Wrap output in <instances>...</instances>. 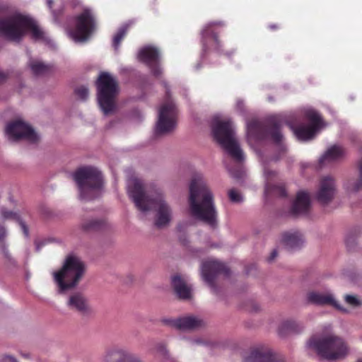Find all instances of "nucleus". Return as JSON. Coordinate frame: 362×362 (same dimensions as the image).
I'll return each mask as SVG.
<instances>
[{"label": "nucleus", "instance_id": "nucleus-1", "mask_svg": "<svg viewBox=\"0 0 362 362\" xmlns=\"http://www.w3.org/2000/svg\"><path fill=\"white\" fill-rule=\"evenodd\" d=\"M127 188L129 197L142 218L153 209L156 212L154 223L158 228L170 224L173 217V210L160 189H147L144 188L142 181L136 177H130L127 180Z\"/></svg>", "mask_w": 362, "mask_h": 362}, {"label": "nucleus", "instance_id": "nucleus-2", "mask_svg": "<svg viewBox=\"0 0 362 362\" xmlns=\"http://www.w3.org/2000/svg\"><path fill=\"white\" fill-rule=\"evenodd\" d=\"M189 210L190 214L211 226L217 223L218 212L214 194L203 175L195 173L189 185Z\"/></svg>", "mask_w": 362, "mask_h": 362}, {"label": "nucleus", "instance_id": "nucleus-3", "mask_svg": "<svg viewBox=\"0 0 362 362\" xmlns=\"http://www.w3.org/2000/svg\"><path fill=\"white\" fill-rule=\"evenodd\" d=\"M306 118L310 122L309 125H300L294 127L288 120L285 115H276L271 117L270 121L273 127L269 134L274 142L276 144H281L284 136L280 131V127L284 124H287L293 131L296 137L302 141H307L313 139L318 130L323 127L324 124L319 113L312 108L305 110Z\"/></svg>", "mask_w": 362, "mask_h": 362}, {"label": "nucleus", "instance_id": "nucleus-4", "mask_svg": "<svg viewBox=\"0 0 362 362\" xmlns=\"http://www.w3.org/2000/svg\"><path fill=\"white\" fill-rule=\"evenodd\" d=\"M28 32L36 41H47L45 33L28 16L14 12L0 21V33L11 41L19 42Z\"/></svg>", "mask_w": 362, "mask_h": 362}, {"label": "nucleus", "instance_id": "nucleus-5", "mask_svg": "<svg viewBox=\"0 0 362 362\" xmlns=\"http://www.w3.org/2000/svg\"><path fill=\"white\" fill-rule=\"evenodd\" d=\"M306 348L309 354L316 353L331 361L343 358L349 352L344 340L332 334L312 337L307 342Z\"/></svg>", "mask_w": 362, "mask_h": 362}, {"label": "nucleus", "instance_id": "nucleus-6", "mask_svg": "<svg viewBox=\"0 0 362 362\" xmlns=\"http://www.w3.org/2000/svg\"><path fill=\"white\" fill-rule=\"evenodd\" d=\"M211 131L216 141L231 157L238 161L244 159L230 119H221L219 116H214L211 122Z\"/></svg>", "mask_w": 362, "mask_h": 362}, {"label": "nucleus", "instance_id": "nucleus-7", "mask_svg": "<svg viewBox=\"0 0 362 362\" xmlns=\"http://www.w3.org/2000/svg\"><path fill=\"white\" fill-rule=\"evenodd\" d=\"M86 271L81 259L74 255H69L62 267L53 272V278L59 294H65L69 290L77 286Z\"/></svg>", "mask_w": 362, "mask_h": 362}, {"label": "nucleus", "instance_id": "nucleus-8", "mask_svg": "<svg viewBox=\"0 0 362 362\" xmlns=\"http://www.w3.org/2000/svg\"><path fill=\"white\" fill-rule=\"evenodd\" d=\"M79 197L82 200L89 201L98 197L103 185V177L101 171L92 165L78 168L73 174Z\"/></svg>", "mask_w": 362, "mask_h": 362}, {"label": "nucleus", "instance_id": "nucleus-9", "mask_svg": "<svg viewBox=\"0 0 362 362\" xmlns=\"http://www.w3.org/2000/svg\"><path fill=\"white\" fill-rule=\"evenodd\" d=\"M98 102L105 115L115 109L118 86L115 78L107 72L102 73L97 81Z\"/></svg>", "mask_w": 362, "mask_h": 362}, {"label": "nucleus", "instance_id": "nucleus-10", "mask_svg": "<svg viewBox=\"0 0 362 362\" xmlns=\"http://www.w3.org/2000/svg\"><path fill=\"white\" fill-rule=\"evenodd\" d=\"M165 99L158 110V118L156 122V135L165 134L173 131L177 125V110L173 100L170 98L169 89L165 83Z\"/></svg>", "mask_w": 362, "mask_h": 362}, {"label": "nucleus", "instance_id": "nucleus-11", "mask_svg": "<svg viewBox=\"0 0 362 362\" xmlns=\"http://www.w3.org/2000/svg\"><path fill=\"white\" fill-rule=\"evenodd\" d=\"M95 28V22L90 8L83 11L76 18V28L69 32L70 37L76 42L87 41Z\"/></svg>", "mask_w": 362, "mask_h": 362}, {"label": "nucleus", "instance_id": "nucleus-12", "mask_svg": "<svg viewBox=\"0 0 362 362\" xmlns=\"http://www.w3.org/2000/svg\"><path fill=\"white\" fill-rule=\"evenodd\" d=\"M5 134L11 142L23 139L30 143H35L39 139V136L34 129L21 119L8 122L5 127Z\"/></svg>", "mask_w": 362, "mask_h": 362}, {"label": "nucleus", "instance_id": "nucleus-13", "mask_svg": "<svg viewBox=\"0 0 362 362\" xmlns=\"http://www.w3.org/2000/svg\"><path fill=\"white\" fill-rule=\"evenodd\" d=\"M337 190L335 178L329 175H325L319 181L315 198L321 204H327L334 199Z\"/></svg>", "mask_w": 362, "mask_h": 362}, {"label": "nucleus", "instance_id": "nucleus-14", "mask_svg": "<svg viewBox=\"0 0 362 362\" xmlns=\"http://www.w3.org/2000/svg\"><path fill=\"white\" fill-rule=\"evenodd\" d=\"M223 273L228 275L229 270L223 263L209 259L204 262L201 267V274L203 280L211 288H214V279L218 274Z\"/></svg>", "mask_w": 362, "mask_h": 362}, {"label": "nucleus", "instance_id": "nucleus-15", "mask_svg": "<svg viewBox=\"0 0 362 362\" xmlns=\"http://www.w3.org/2000/svg\"><path fill=\"white\" fill-rule=\"evenodd\" d=\"M160 54L158 49L153 46H145L138 52L139 61L146 64L151 69L154 76H159L162 73L161 68L158 66Z\"/></svg>", "mask_w": 362, "mask_h": 362}, {"label": "nucleus", "instance_id": "nucleus-16", "mask_svg": "<svg viewBox=\"0 0 362 362\" xmlns=\"http://www.w3.org/2000/svg\"><path fill=\"white\" fill-rule=\"evenodd\" d=\"M307 301L315 305H329L344 313L349 310L342 307L334 298V295L330 292L320 293L318 291H310L306 296Z\"/></svg>", "mask_w": 362, "mask_h": 362}, {"label": "nucleus", "instance_id": "nucleus-17", "mask_svg": "<svg viewBox=\"0 0 362 362\" xmlns=\"http://www.w3.org/2000/svg\"><path fill=\"white\" fill-rule=\"evenodd\" d=\"M104 362H144L138 356L121 347L108 349L103 358Z\"/></svg>", "mask_w": 362, "mask_h": 362}, {"label": "nucleus", "instance_id": "nucleus-18", "mask_svg": "<svg viewBox=\"0 0 362 362\" xmlns=\"http://www.w3.org/2000/svg\"><path fill=\"white\" fill-rule=\"evenodd\" d=\"M66 307L82 314H88L90 312V307L88 298L80 291L71 293L66 302Z\"/></svg>", "mask_w": 362, "mask_h": 362}, {"label": "nucleus", "instance_id": "nucleus-19", "mask_svg": "<svg viewBox=\"0 0 362 362\" xmlns=\"http://www.w3.org/2000/svg\"><path fill=\"white\" fill-rule=\"evenodd\" d=\"M163 322L180 330H192L203 325V321L194 316H185L176 319H163Z\"/></svg>", "mask_w": 362, "mask_h": 362}, {"label": "nucleus", "instance_id": "nucleus-20", "mask_svg": "<svg viewBox=\"0 0 362 362\" xmlns=\"http://www.w3.org/2000/svg\"><path fill=\"white\" fill-rule=\"evenodd\" d=\"M243 362H284V360L270 350L256 349L250 351Z\"/></svg>", "mask_w": 362, "mask_h": 362}, {"label": "nucleus", "instance_id": "nucleus-21", "mask_svg": "<svg viewBox=\"0 0 362 362\" xmlns=\"http://www.w3.org/2000/svg\"><path fill=\"white\" fill-rule=\"evenodd\" d=\"M220 24L219 23H210L207 24L202 32L203 52L204 54L210 49L211 47H214V49L216 52H218L220 43L218 40L217 35L214 33L212 28L215 25Z\"/></svg>", "mask_w": 362, "mask_h": 362}, {"label": "nucleus", "instance_id": "nucleus-22", "mask_svg": "<svg viewBox=\"0 0 362 362\" xmlns=\"http://www.w3.org/2000/svg\"><path fill=\"white\" fill-rule=\"evenodd\" d=\"M267 137V131L262 122L254 119L247 123V139L250 144Z\"/></svg>", "mask_w": 362, "mask_h": 362}, {"label": "nucleus", "instance_id": "nucleus-23", "mask_svg": "<svg viewBox=\"0 0 362 362\" xmlns=\"http://www.w3.org/2000/svg\"><path fill=\"white\" fill-rule=\"evenodd\" d=\"M264 176L265 178V194L267 195L274 194L279 197L286 196V192L282 186H273L271 184L276 176V172L271 170L267 166H264Z\"/></svg>", "mask_w": 362, "mask_h": 362}, {"label": "nucleus", "instance_id": "nucleus-24", "mask_svg": "<svg viewBox=\"0 0 362 362\" xmlns=\"http://www.w3.org/2000/svg\"><path fill=\"white\" fill-rule=\"evenodd\" d=\"M310 206V194L305 191H299L296 195V199L292 205L291 212L294 215L306 214L309 210Z\"/></svg>", "mask_w": 362, "mask_h": 362}, {"label": "nucleus", "instance_id": "nucleus-25", "mask_svg": "<svg viewBox=\"0 0 362 362\" xmlns=\"http://www.w3.org/2000/svg\"><path fill=\"white\" fill-rule=\"evenodd\" d=\"M304 242L303 235L298 230L287 231L282 234L281 243L288 250L299 249Z\"/></svg>", "mask_w": 362, "mask_h": 362}, {"label": "nucleus", "instance_id": "nucleus-26", "mask_svg": "<svg viewBox=\"0 0 362 362\" xmlns=\"http://www.w3.org/2000/svg\"><path fill=\"white\" fill-rule=\"evenodd\" d=\"M344 154L345 151L341 146L333 145L329 147L319 158V164L320 166L331 164L341 159Z\"/></svg>", "mask_w": 362, "mask_h": 362}, {"label": "nucleus", "instance_id": "nucleus-27", "mask_svg": "<svg viewBox=\"0 0 362 362\" xmlns=\"http://www.w3.org/2000/svg\"><path fill=\"white\" fill-rule=\"evenodd\" d=\"M0 218L3 222L14 221L18 223L21 226L25 236H28V228L21 219V215L18 212L10 210L5 206H1L0 208Z\"/></svg>", "mask_w": 362, "mask_h": 362}, {"label": "nucleus", "instance_id": "nucleus-28", "mask_svg": "<svg viewBox=\"0 0 362 362\" xmlns=\"http://www.w3.org/2000/svg\"><path fill=\"white\" fill-rule=\"evenodd\" d=\"M173 287L180 298L189 299L192 296V287L188 285L180 276L172 278Z\"/></svg>", "mask_w": 362, "mask_h": 362}, {"label": "nucleus", "instance_id": "nucleus-29", "mask_svg": "<svg viewBox=\"0 0 362 362\" xmlns=\"http://www.w3.org/2000/svg\"><path fill=\"white\" fill-rule=\"evenodd\" d=\"M305 326L303 322L294 320H286L281 322L278 327V333L280 336H284L288 333H299L303 331Z\"/></svg>", "mask_w": 362, "mask_h": 362}, {"label": "nucleus", "instance_id": "nucleus-30", "mask_svg": "<svg viewBox=\"0 0 362 362\" xmlns=\"http://www.w3.org/2000/svg\"><path fill=\"white\" fill-rule=\"evenodd\" d=\"M359 178L357 180H349L344 185L345 190L349 194H355L362 189V158L358 163Z\"/></svg>", "mask_w": 362, "mask_h": 362}, {"label": "nucleus", "instance_id": "nucleus-31", "mask_svg": "<svg viewBox=\"0 0 362 362\" xmlns=\"http://www.w3.org/2000/svg\"><path fill=\"white\" fill-rule=\"evenodd\" d=\"M28 65L35 76L45 75L51 70V67L49 65L45 64L41 61L36 59L30 60Z\"/></svg>", "mask_w": 362, "mask_h": 362}, {"label": "nucleus", "instance_id": "nucleus-32", "mask_svg": "<svg viewBox=\"0 0 362 362\" xmlns=\"http://www.w3.org/2000/svg\"><path fill=\"white\" fill-rule=\"evenodd\" d=\"M104 225V222L98 219L83 220L81 223V228L84 232H89L100 228Z\"/></svg>", "mask_w": 362, "mask_h": 362}, {"label": "nucleus", "instance_id": "nucleus-33", "mask_svg": "<svg viewBox=\"0 0 362 362\" xmlns=\"http://www.w3.org/2000/svg\"><path fill=\"white\" fill-rule=\"evenodd\" d=\"M155 351L158 357L160 358L163 362L170 361L171 360L170 352L165 343H157L155 346Z\"/></svg>", "mask_w": 362, "mask_h": 362}, {"label": "nucleus", "instance_id": "nucleus-34", "mask_svg": "<svg viewBox=\"0 0 362 362\" xmlns=\"http://www.w3.org/2000/svg\"><path fill=\"white\" fill-rule=\"evenodd\" d=\"M128 27V25L122 26L113 37L112 45L115 50L119 49L120 42L127 32Z\"/></svg>", "mask_w": 362, "mask_h": 362}, {"label": "nucleus", "instance_id": "nucleus-35", "mask_svg": "<svg viewBox=\"0 0 362 362\" xmlns=\"http://www.w3.org/2000/svg\"><path fill=\"white\" fill-rule=\"evenodd\" d=\"M228 197L232 202L240 203L243 201L242 194L234 189H231L228 191Z\"/></svg>", "mask_w": 362, "mask_h": 362}, {"label": "nucleus", "instance_id": "nucleus-36", "mask_svg": "<svg viewBox=\"0 0 362 362\" xmlns=\"http://www.w3.org/2000/svg\"><path fill=\"white\" fill-rule=\"evenodd\" d=\"M346 303L351 307L356 308L361 305V302L356 296L346 295L344 296Z\"/></svg>", "mask_w": 362, "mask_h": 362}, {"label": "nucleus", "instance_id": "nucleus-37", "mask_svg": "<svg viewBox=\"0 0 362 362\" xmlns=\"http://www.w3.org/2000/svg\"><path fill=\"white\" fill-rule=\"evenodd\" d=\"M75 93L81 100H86L89 95L88 88L86 86H82L78 87L75 90Z\"/></svg>", "mask_w": 362, "mask_h": 362}, {"label": "nucleus", "instance_id": "nucleus-38", "mask_svg": "<svg viewBox=\"0 0 362 362\" xmlns=\"http://www.w3.org/2000/svg\"><path fill=\"white\" fill-rule=\"evenodd\" d=\"M1 251L2 252V254L4 255V256L7 259H8L9 261H13L12 257H11V255H10L9 253V251H8V247L5 245V244H3L1 246Z\"/></svg>", "mask_w": 362, "mask_h": 362}, {"label": "nucleus", "instance_id": "nucleus-39", "mask_svg": "<svg viewBox=\"0 0 362 362\" xmlns=\"http://www.w3.org/2000/svg\"><path fill=\"white\" fill-rule=\"evenodd\" d=\"M0 362H18L14 357L8 355L3 356L0 358Z\"/></svg>", "mask_w": 362, "mask_h": 362}, {"label": "nucleus", "instance_id": "nucleus-40", "mask_svg": "<svg viewBox=\"0 0 362 362\" xmlns=\"http://www.w3.org/2000/svg\"><path fill=\"white\" fill-rule=\"evenodd\" d=\"M7 235L6 228L0 224V241L4 240Z\"/></svg>", "mask_w": 362, "mask_h": 362}, {"label": "nucleus", "instance_id": "nucleus-41", "mask_svg": "<svg viewBox=\"0 0 362 362\" xmlns=\"http://www.w3.org/2000/svg\"><path fill=\"white\" fill-rule=\"evenodd\" d=\"M243 107H244L243 101L241 100H238L236 102L237 110L240 112H243L244 110Z\"/></svg>", "mask_w": 362, "mask_h": 362}, {"label": "nucleus", "instance_id": "nucleus-42", "mask_svg": "<svg viewBox=\"0 0 362 362\" xmlns=\"http://www.w3.org/2000/svg\"><path fill=\"white\" fill-rule=\"evenodd\" d=\"M45 244V241H36L35 242V250L39 252L40 248Z\"/></svg>", "mask_w": 362, "mask_h": 362}, {"label": "nucleus", "instance_id": "nucleus-43", "mask_svg": "<svg viewBox=\"0 0 362 362\" xmlns=\"http://www.w3.org/2000/svg\"><path fill=\"white\" fill-rule=\"evenodd\" d=\"M276 256H277V252L276 250L272 251L270 256L268 258V261L269 262L273 261L276 258Z\"/></svg>", "mask_w": 362, "mask_h": 362}, {"label": "nucleus", "instance_id": "nucleus-44", "mask_svg": "<svg viewBox=\"0 0 362 362\" xmlns=\"http://www.w3.org/2000/svg\"><path fill=\"white\" fill-rule=\"evenodd\" d=\"M58 0H47V6L52 9V4L53 2H57Z\"/></svg>", "mask_w": 362, "mask_h": 362}, {"label": "nucleus", "instance_id": "nucleus-45", "mask_svg": "<svg viewBox=\"0 0 362 362\" xmlns=\"http://www.w3.org/2000/svg\"><path fill=\"white\" fill-rule=\"evenodd\" d=\"M6 78V75L4 73L0 71V83L3 82Z\"/></svg>", "mask_w": 362, "mask_h": 362}, {"label": "nucleus", "instance_id": "nucleus-46", "mask_svg": "<svg viewBox=\"0 0 362 362\" xmlns=\"http://www.w3.org/2000/svg\"><path fill=\"white\" fill-rule=\"evenodd\" d=\"M228 171L229 173H230V175L234 177H238V175H237L236 173H233L231 170L228 169Z\"/></svg>", "mask_w": 362, "mask_h": 362}, {"label": "nucleus", "instance_id": "nucleus-47", "mask_svg": "<svg viewBox=\"0 0 362 362\" xmlns=\"http://www.w3.org/2000/svg\"><path fill=\"white\" fill-rule=\"evenodd\" d=\"M192 343L199 344H202V341L200 339H194V340L192 341Z\"/></svg>", "mask_w": 362, "mask_h": 362}, {"label": "nucleus", "instance_id": "nucleus-48", "mask_svg": "<svg viewBox=\"0 0 362 362\" xmlns=\"http://www.w3.org/2000/svg\"><path fill=\"white\" fill-rule=\"evenodd\" d=\"M269 28L271 29H274L276 28V26H275V25H269Z\"/></svg>", "mask_w": 362, "mask_h": 362}, {"label": "nucleus", "instance_id": "nucleus-49", "mask_svg": "<svg viewBox=\"0 0 362 362\" xmlns=\"http://www.w3.org/2000/svg\"><path fill=\"white\" fill-rule=\"evenodd\" d=\"M52 13H53L54 16L56 15V13H55V12L54 11H52Z\"/></svg>", "mask_w": 362, "mask_h": 362}, {"label": "nucleus", "instance_id": "nucleus-50", "mask_svg": "<svg viewBox=\"0 0 362 362\" xmlns=\"http://www.w3.org/2000/svg\"><path fill=\"white\" fill-rule=\"evenodd\" d=\"M357 362H362V360H358Z\"/></svg>", "mask_w": 362, "mask_h": 362}]
</instances>
